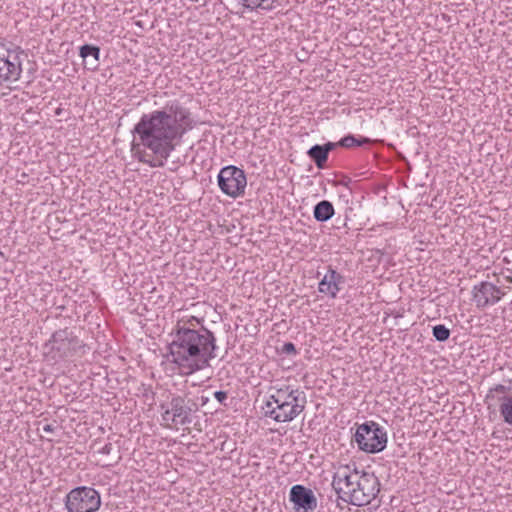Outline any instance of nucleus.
Here are the masks:
<instances>
[{
    "mask_svg": "<svg viewBox=\"0 0 512 512\" xmlns=\"http://www.w3.org/2000/svg\"><path fill=\"white\" fill-rule=\"evenodd\" d=\"M193 121L188 109L174 101L162 110L143 114L133 128L134 140L132 151L140 154L138 159L151 167L163 166V162L155 163L145 158L141 152L143 147L153 154L167 160L174 150L173 142L192 129Z\"/></svg>",
    "mask_w": 512,
    "mask_h": 512,
    "instance_id": "nucleus-1",
    "label": "nucleus"
},
{
    "mask_svg": "<svg viewBox=\"0 0 512 512\" xmlns=\"http://www.w3.org/2000/svg\"><path fill=\"white\" fill-rule=\"evenodd\" d=\"M169 361L182 375H191L210 365L216 357V338L207 328L178 327L169 344Z\"/></svg>",
    "mask_w": 512,
    "mask_h": 512,
    "instance_id": "nucleus-2",
    "label": "nucleus"
},
{
    "mask_svg": "<svg viewBox=\"0 0 512 512\" xmlns=\"http://www.w3.org/2000/svg\"><path fill=\"white\" fill-rule=\"evenodd\" d=\"M332 486L341 500L358 507L370 504L380 491L378 478L355 463L337 467Z\"/></svg>",
    "mask_w": 512,
    "mask_h": 512,
    "instance_id": "nucleus-3",
    "label": "nucleus"
},
{
    "mask_svg": "<svg viewBox=\"0 0 512 512\" xmlns=\"http://www.w3.org/2000/svg\"><path fill=\"white\" fill-rule=\"evenodd\" d=\"M302 391L291 385H275L269 389L265 402V415L276 422H291L305 409Z\"/></svg>",
    "mask_w": 512,
    "mask_h": 512,
    "instance_id": "nucleus-4",
    "label": "nucleus"
},
{
    "mask_svg": "<svg viewBox=\"0 0 512 512\" xmlns=\"http://www.w3.org/2000/svg\"><path fill=\"white\" fill-rule=\"evenodd\" d=\"M82 346L80 339L68 329L55 331L45 343V355L55 362L66 359Z\"/></svg>",
    "mask_w": 512,
    "mask_h": 512,
    "instance_id": "nucleus-5",
    "label": "nucleus"
},
{
    "mask_svg": "<svg viewBox=\"0 0 512 512\" xmlns=\"http://www.w3.org/2000/svg\"><path fill=\"white\" fill-rule=\"evenodd\" d=\"M354 440L360 450L378 453L386 448L387 432L378 423L368 421L357 427Z\"/></svg>",
    "mask_w": 512,
    "mask_h": 512,
    "instance_id": "nucleus-6",
    "label": "nucleus"
},
{
    "mask_svg": "<svg viewBox=\"0 0 512 512\" xmlns=\"http://www.w3.org/2000/svg\"><path fill=\"white\" fill-rule=\"evenodd\" d=\"M160 411L162 425L166 428L178 429L191 423V408L180 395H174L170 400L162 402Z\"/></svg>",
    "mask_w": 512,
    "mask_h": 512,
    "instance_id": "nucleus-7",
    "label": "nucleus"
},
{
    "mask_svg": "<svg viewBox=\"0 0 512 512\" xmlns=\"http://www.w3.org/2000/svg\"><path fill=\"white\" fill-rule=\"evenodd\" d=\"M64 504L68 512H96L101 506V496L93 487L79 486L67 493Z\"/></svg>",
    "mask_w": 512,
    "mask_h": 512,
    "instance_id": "nucleus-8",
    "label": "nucleus"
},
{
    "mask_svg": "<svg viewBox=\"0 0 512 512\" xmlns=\"http://www.w3.org/2000/svg\"><path fill=\"white\" fill-rule=\"evenodd\" d=\"M217 183L223 194L233 199L245 194L247 177L243 169L227 165L220 169L217 175Z\"/></svg>",
    "mask_w": 512,
    "mask_h": 512,
    "instance_id": "nucleus-9",
    "label": "nucleus"
},
{
    "mask_svg": "<svg viewBox=\"0 0 512 512\" xmlns=\"http://www.w3.org/2000/svg\"><path fill=\"white\" fill-rule=\"evenodd\" d=\"M22 51L10 49L0 43V86L3 83H12L20 79L22 74Z\"/></svg>",
    "mask_w": 512,
    "mask_h": 512,
    "instance_id": "nucleus-10",
    "label": "nucleus"
},
{
    "mask_svg": "<svg viewBox=\"0 0 512 512\" xmlns=\"http://www.w3.org/2000/svg\"><path fill=\"white\" fill-rule=\"evenodd\" d=\"M504 289L487 281L480 282L473 287L472 299L478 308L495 305L505 295Z\"/></svg>",
    "mask_w": 512,
    "mask_h": 512,
    "instance_id": "nucleus-11",
    "label": "nucleus"
},
{
    "mask_svg": "<svg viewBox=\"0 0 512 512\" xmlns=\"http://www.w3.org/2000/svg\"><path fill=\"white\" fill-rule=\"evenodd\" d=\"M289 497L297 512H312L317 507V499L313 491L303 485H294Z\"/></svg>",
    "mask_w": 512,
    "mask_h": 512,
    "instance_id": "nucleus-12",
    "label": "nucleus"
},
{
    "mask_svg": "<svg viewBox=\"0 0 512 512\" xmlns=\"http://www.w3.org/2000/svg\"><path fill=\"white\" fill-rule=\"evenodd\" d=\"M343 283L344 277L335 269L329 267L318 284V291L331 299H335Z\"/></svg>",
    "mask_w": 512,
    "mask_h": 512,
    "instance_id": "nucleus-13",
    "label": "nucleus"
},
{
    "mask_svg": "<svg viewBox=\"0 0 512 512\" xmlns=\"http://www.w3.org/2000/svg\"><path fill=\"white\" fill-rule=\"evenodd\" d=\"M508 388L504 385H496L490 392H500L504 395L499 398V413L503 421L512 426V394H506Z\"/></svg>",
    "mask_w": 512,
    "mask_h": 512,
    "instance_id": "nucleus-14",
    "label": "nucleus"
},
{
    "mask_svg": "<svg viewBox=\"0 0 512 512\" xmlns=\"http://www.w3.org/2000/svg\"><path fill=\"white\" fill-rule=\"evenodd\" d=\"M313 215L317 221L325 222L334 215V207L331 202L323 200L316 204Z\"/></svg>",
    "mask_w": 512,
    "mask_h": 512,
    "instance_id": "nucleus-15",
    "label": "nucleus"
},
{
    "mask_svg": "<svg viewBox=\"0 0 512 512\" xmlns=\"http://www.w3.org/2000/svg\"><path fill=\"white\" fill-rule=\"evenodd\" d=\"M241 4L250 10L270 11L279 6V0H240Z\"/></svg>",
    "mask_w": 512,
    "mask_h": 512,
    "instance_id": "nucleus-16",
    "label": "nucleus"
},
{
    "mask_svg": "<svg viewBox=\"0 0 512 512\" xmlns=\"http://www.w3.org/2000/svg\"><path fill=\"white\" fill-rule=\"evenodd\" d=\"M309 157L315 162L318 168H323L324 164L328 159L327 149H324L322 145H314L308 150Z\"/></svg>",
    "mask_w": 512,
    "mask_h": 512,
    "instance_id": "nucleus-17",
    "label": "nucleus"
},
{
    "mask_svg": "<svg viewBox=\"0 0 512 512\" xmlns=\"http://www.w3.org/2000/svg\"><path fill=\"white\" fill-rule=\"evenodd\" d=\"M99 55H100V49L96 46L86 44L80 48V56L84 59V61H86L87 58H89V57L93 58V62L91 63V66L89 67V69L97 68Z\"/></svg>",
    "mask_w": 512,
    "mask_h": 512,
    "instance_id": "nucleus-18",
    "label": "nucleus"
},
{
    "mask_svg": "<svg viewBox=\"0 0 512 512\" xmlns=\"http://www.w3.org/2000/svg\"><path fill=\"white\" fill-rule=\"evenodd\" d=\"M370 142L369 138L349 134L343 138L340 139L338 142V145L344 148H352L356 146H362L364 144H367Z\"/></svg>",
    "mask_w": 512,
    "mask_h": 512,
    "instance_id": "nucleus-19",
    "label": "nucleus"
},
{
    "mask_svg": "<svg viewBox=\"0 0 512 512\" xmlns=\"http://www.w3.org/2000/svg\"><path fill=\"white\" fill-rule=\"evenodd\" d=\"M433 336L438 341H446L450 336V330L442 324L433 327Z\"/></svg>",
    "mask_w": 512,
    "mask_h": 512,
    "instance_id": "nucleus-20",
    "label": "nucleus"
},
{
    "mask_svg": "<svg viewBox=\"0 0 512 512\" xmlns=\"http://www.w3.org/2000/svg\"><path fill=\"white\" fill-rule=\"evenodd\" d=\"M204 321L203 318H198L196 316H183L177 324L178 327H190L193 328L196 325L201 324Z\"/></svg>",
    "mask_w": 512,
    "mask_h": 512,
    "instance_id": "nucleus-21",
    "label": "nucleus"
},
{
    "mask_svg": "<svg viewBox=\"0 0 512 512\" xmlns=\"http://www.w3.org/2000/svg\"><path fill=\"white\" fill-rule=\"evenodd\" d=\"M281 352L287 355H296V347L292 342H286L281 348Z\"/></svg>",
    "mask_w": 512,
    "mask_h": 512,
    "instance_id": "nucleus-22",
    "label": "nucleus"
},
{
    "mask_svg": "<svg viewBox=\"0 0 512 512\" xmlns=\"http://www.w3.org/2000/svg\"><path fill=\"white\" fill-rule=\"evenodd\" d=\"M214 398L222 405H226V400L228 398L227 392L225 391H216L214 392Z\"/></svg>",
    "mask_w": 512,
    "mask_h": 512,
    "instance_id": "nucleus-23",
    "label": "nucleus"
},
{
    "mask_svg": "<svg viewBox=\"0 0 512 512\" xmlns=\"http://www.w3.org/2000/svg\"><path fill=\"white\" fill-rule=\"evenodd\" d=\"M56 426L54 424H51V423H46L42 426V430L43 432L45 433H53L55 430H56Z\"/></svg>",
    "mask_w": 512,
    "mask_h": 512,
    "instance_id": "nucleus-24",
    "label": "nucleus"
},
{
    "mask_svg": "<svg viewBox=\"0 0 512 512\" xmlns=\"http://www.w3.org/2000/svg\"><path fill=\"white\" fill-rule=\"evenodd\" d=\"M111 450H112V445H111V443H107V444H105V445H104V446L99 450V452H100L101 454H110Z\"/></svg>",
    "mask_w": 512,
    "mask_h": 512,
    "instance_id": "nucleus-25",
    "label": "nucleus"
},
{
    "mask_svg": "<svg viewBox=\"0 0 512 512\" xmlns=\"http://www.w3.org/2000/svg\"><path fill=\"white\" fill-rule=\"evenodd\" d=\"M336 143L328 142L327 144L323 145L322 147L324 149H327V154L336 146Z\"/></svg>",
    "mask_w": 512,
    "mask_h": 512,
    "instance_id": "nucleus-26",
    "label": "nucleus"
}]
</instances>
